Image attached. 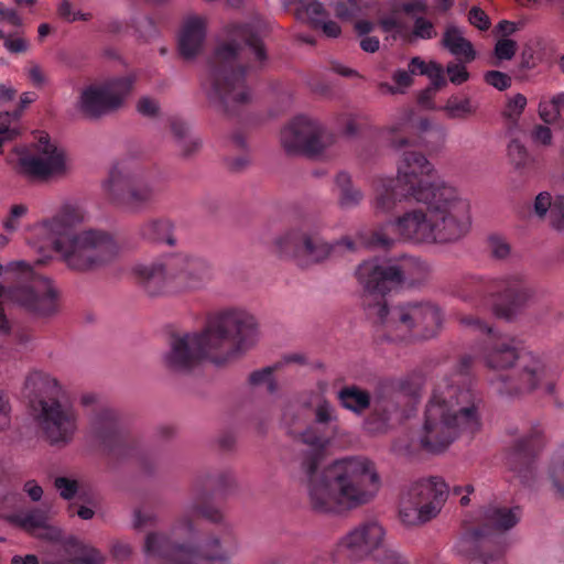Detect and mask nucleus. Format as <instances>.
<instances>
[{
    "label": "nucleus",
    "mask_w": 564,
    "mask_h": 564,
    "mask_svg": "<svg viewBox=\"0 0 564 564\" xmlns=\"http://www.w3.org/2000/svg\"><path fill=\"white\" fill-rule=\"evenodd\" d=\"M375 193L377 212L390 213L397 203L406 199L424 204L426 209H410L368 234H361V243L368 248L389 250L397 241L447 243L468 231V202L456 187L436 177L432 163L420 152L404 151L398 176L378 178Z\"/></svg>",
    "instance_id": "1"
},
{
    "label": "nucleus",
    "mask_w": 564,
    "mask_h": 564,
    "mask_svg": "<svg viewBox=\"0 0 564 564\" xmlns=\"http://www.w3.org/2000/svg\"><path fill=\"white\" fill-rule=\"evenodd\" d=\"M314 417L303 430L290 427V433L303 446L296 462L306 480L311 508L321 513H339L368 503L380 488L373 464L365 457H347L318 471L334 436L335 408L321 399L314 408Z\"/></svg>",
    "instance_id": "2"
},
{
    "label": "nucleus",
    "mask_w": 564,
    "mask_h": 564,
    "mask_svg": "<svg viewBox=\"0 0 564 564\" xmlns=\"http://www.w3.org/2000/svg\"><path fill=\"white\" fill-rule=\"evenodd\" d=\"M426 264L417 258H403L401 264L379 259L360 263L356 271L364 288L362 305L367 317L377 327V334L389 341L409 343L434 337L442 325L440 307L429 301L406 302L389 307L386 294L406 279H420Z\"/></svg>",
    "instance_id": "3"
},
{
    "label": "nucleus",
    "mask_w": 564,
    "mask_h": 564,
    "mask_svg": "<svg viewBox=\"0 0 564 564\" xmlns=\"http://www.w3.org/2000/svg\"><path fill=\"white\" fill-rule=\"evenodd\" d=\"M234 487L235 479L230 470L199 478L195 484L193 502L174 522L171 533L153 531L147 534L143 544L145 556L171 564H228L229 551L234 545L229 528L225 525L223 542L214 538L205 545H198L194 519L202 517L213 523H223V513L209 500L212 495H228Z\"/></svg>",
    "instance_id": "4"
},
{
    "label": "nucleus",
    "mask_w": 564,
    "mask_h": 564,
    "mask_svg": "<svg viewBox=\"0 0 564 564\" xmlns=\"http://www.w3.org/2000/svg\"><path fill=\"white\" fill-rule=\"evenodd\" d=\"M475 358L463 355L456 367L438 378L424 412L420 445L441 453L463 435L473 436L481 427L482 394L473 373Z\"/></svg>",
    "instance_id": "5"
},
{
    "label": "nucleus",
    "mask_w": 564,
    "mask_h": 564,
    "mask_svg": "<svg viewBox=\"0 0 564 564\" xmlns=\"http://www.w3.org/2000/svg\"><path fill=\"white\" fill-rule=\"evenodd\" d=\"M228 40L219 44L209 59L207 78L202 83L209 107L227 116H237L250 102L247 78L261 68L268 56L262 40L250 23H230Z\"/></svg>",
    "instance_id": "6"
},
{
    "label": "nucleus",
    "mask_w": 564,
    "mask_h": 564,
    "mask_svg": "<svg viewBox=\"0 0 564 564\" xmlns=\"http://www.w3.org/2000/svg\"><path fill=\"white\" fill-rule=\"evenodd\" d=\"M258 337L256 318L245 310L227 308L212 318L200 333L172 334L164 366L186 373L203 359L224 364L252 347Z\"/></svg>",
    "instance_id": "7"
},
{
    "label": "nucleus",
    "mask_w": 564,
    "mask_h": 564,
    "mask_svg": "<svg viewBox=\"0 0 564 564\" xmlns=\"http://www.w3.org/2000/svg\"><path fill=\"white\" fill-rule=\"evenodd\" d=\"M459 323L487 336L480 354L489 370L487 380L498 394L514 398L530 393L546 378L549 362L544 355L519 351L513 337L497 333L478 316L462 315Z\"/></svg>",
    "instance_id": "8"
},
{
    "label": "nucleus",
    "mask_w": 564,
    "mask_h": 564,
    "mask_svg": "<svg viewBox=\"0 0 564 564\" xmlns=\"http://www.w3.org/2000/svg\"><path fill=\"white\" fill-rule=\"evenodd\" d=\"M85 219L84 209L74 203L63 204L57 212L34 226L36 237L58 256L65 265L77 272L95 271L107 265L119 253V245L107 231L75 229Z\"/></svg>",
    "instance_id": "9"
},
{
    "label": "nucleus",
    "mask_w": 564,
    "mask_h": 564,
    "mask_svg": "<svg viewBox=\"0 0 564 564\" xmlns=\"http://www.w3.org/2000/svg\"><path fill=\"white\" fill-rule=\"evenodd\" d=\"M520 508L496 503L482 507L476 517L463 523L462 534L455 544L458 554L482 564H505L503 533L520 520Z\"/></svg>",
    "instance_id": "10"
},
{
    "label": "nucleus",
    "mask_w": 564,
    "mask_h": 564,
    "mask_svg": "<svg viewBox=\"0 0 564 564\" xmlns=\"http://www.w3.org/2000/svg\"><path fill=\"white\" fill-rule=\"evenodd\" d=\"M24 394L46 440L53 445L69 443L77 430L78 414L64 400L58 381L45 372L33 371L25 379Z\"/></svg>",
    "instance_id": "11"
},
{
    "label": "nucleus",
    "mask_w": 564,
    "mask_h": 564,
    "mask_svg": "<svg viewBox=\"0 0 564 564\" xmlns=\"http://www.w3.org/2000/svg\"><path fill=\"white\" fill-rule=\"evenodd\" d=\"M137 283L151 296L199 290L213 278L210 264L203 258L185 253L166 254L134 265Z\"/></svg>",
    "instance_id": "12"
},
{
    "label": "nucleus",
    "mask_w": 564,
    "mask_h": 564,
    "mask_svg": "<svg viewBox=\"0 0 564 564\" xmlns=\"http://www.w3.org/2000/svg\"><path fill=\"white\" fill-rule=\"evenodd\" d=\"M534 294L533 284L520 272L506 273L491 281L470 276L457 291L459 299L477 310L488 307L487 295H490L494 313L507 321L513 319L532 301Z\"/></svg>",
    "instance_id": "13"
},
{
    "label": "nucleus",
    "mask_w": 564,
    "mask_h": 564,
    "mask_svg": "<svg viewBox=\"0 0 564 564\" xmlns=\"http://www.w3.org/2000/svg\"><path fill=\"white\" fill-rule=\"evenodd\" d=\"M88 436L112 460H135L145 471L156 463V453L129 429L124 417L115 409H94L88 422Z\"/></svg>",
    "instance_id": "14"
},
{
    "label": "nucleus",
    "mask_w": 564,
    "mask_h": 564,
    "mask_svg": "<svg viewBox=\"0 0 564 564\" xmlns=\"http://www.w3.org/2000/svg\"><path fill=\"white\" fill-rule=\"evenodd\" d=\"M102 189L111 204L131 212L149 208L161 193L159 183L130 159H121L112 165Z\"/></svg>",
    "instance_id": "15"
},
{
    "label": "nucleus",
    "mask_w": 564,
    "mask_h": 564,
    "mask_svg": "<svg viewBox=\"0 0 564 564\" xmlns=\"http://www.w3.org/2000/svg\"><path fill=\"white\" fill-rule=\"evenodd\" d=\"M341 247L347 251H355L357 243L348 236L328 242L316 228L307 225L290 229L274 241V251L281 258L294 259L301 267L321 263Z\"/></svg>",
    "instance_id": "16"
},
{
    "label": "nucleus",
    "mask_w": 564,
    "mask_h": 564,
    "mask_svg": "<svg viewBox=\"0 0 564 564\" xmlns=\"http://www.w3.org/2000/svg\"><path fill=\"white\" fill-rule=\"evenodd\" d=\"M384 530L373 520L350 530L333 552L334 564H356L368 556L381 564H409L398 552L383 546Z\"/></svg>",
    "instance_id": "17"
},
{
    "label": "nucleus",
    "mask_w": 564,
    "mask_h": 564,
    "mask_svg": "<svg viewBox=\"0 0 564 564\" xmlns=\"http://www.w3.org/2000/svg\"><path fill=\"white\" fill-rule=\"evenodd\" d=\"M448 494V485L437 476L413 482L401 500V521L405 524L430 521L441 512Z\"/></svg>",
    "instance_id": "18"
},
{
    "label": "nucleus",
    "mask_w": 564,
    "mask_h": 564,
    "mask_svg": "<svg viewBox=\"0 0 564 564\" xmlns=\"http://www.w3.org/2000/svg\"><path fill=\"white\" fill-rule=\"evenodd\" d=\"M417 384L410 377L389 380L380 388V393L373 402V408L365 421V427L370 433H382L397 421L402 420L404 411L401 399L414 397Z\"/></svg>",
    "instance_id": "19"
},
{
    "label": "nucleus",
    "mask_w": 564,
    "mask_h": 564,
    "mask_svg": "<svg viewBox=\"0 0 564 564\" xmlns=\"http://www.w3.org/2000/svg\"><path fill=\"white\" fill-rule=\"evenodd\" d=\"M133 83V77L121 76L91 84L80 91L77 108L88 119H98L116 111L132 90Z\"/></svg>",
    "instance_id": "20"
},
{
    "label": "nucleus",
    "mask_w": 564,
    "mask_h": 564,
    "mask_svg": "<svg viewBox=\"0 0 564 564\" xmlns=\"http://www.w3.org/2000/svg\"><path fill=\"white\" fill-rule=\"evenodd\" d=\"M335 140L321 122L306 116L295 117L281 131V143L289 154L317 156Z\"/></svg>",
    "instance_id": "21"
},
{
    "label": "nucleus",
    "mask_w": 564,
    "mask_h": 564,
    "mask_svg": "<svg viewBox=\"0 0 564 564\" xmlns=\"http://www.w3.org/2000/svg\"><path fill=\"white\" fill-rule=\"evenodd\" d=\"M545 445L544 429L533 422L527 426L510 446L507 465L518 474L521 482L529 484L534 476L535 460Z\"/></svg>",
    "instance_id": "22"
},
{
    "label": "nucleus",
    "mask_w": 564,
    "mask_h": 564,
    "mask_svg": "<svg viewBox=\"0 0 564 564\" xmlns=\"http://www.w3.org/2000/svg\"><path fill=\"white\" fill-rule=\"evenodd\" d=\"M37 150L40 155L21 159V166L28 174L36 177H47L63 171L64 155L50 142L48 135L40 137Z\"/></svg>",
    "instance_id": "23"
},
{
    "label": "nucleus",
    "mask_w": 564,
    "mask_h": 564,
    "mask_svg": "<svg viewBox=\"0 0 564 564\" xmlns=\"http://www.w3.org/2000/svg\"><path fill=\"white\" fill-rule=\"evenodd\" d=\"M205 39V18L200 15H189L185 18L177 39L180 55L185 59L194 58L203 50Z\"/></svg>",
    "instance_id": "24"
},
{
    "label": "nucleus",
    "mask_w": 564,
    "mask_h": 564,
    "mask_svg": "<svg viewBox=\"0 0 564 564\" xmlns=\"http://www.w3.org/2000/svg\"><path fill=\"white\" fill-rule=\"evenodd\" d=\"M17 524L25 531L40 536L53 540L56 538V531L48 524L50 514L45 508H31L22 510L13 516Z\"/></svg>",
    "instance_id": "25"
},
{
    "label": "nucleus",
    "mask_w": 564,
    "mask_h": 564,
    "mask_svg": "<svg viewBox=\"0 0 564 564\" xmlns=\"http://www.w3.org/2000/svg\"><path fill=\"white\" fill-rule=\"evenodd\" d=\"M432 123L427 118H415L413 110L404 109L400 113L399 121L391 126L390 141L393 147L402 148L408 144V139L399 137V132H408L409 130H417L425 133L432 130Z\"/></svg>",
    "instance_id": "26"
},
{
    "label": "nucleus",
    "mask_w": 564,
    "mask_h": 564,
    "mask_svg": "<svg viewBox=\"0 0 564 564\" xmlns=\"http://www.w3.org/2000/svg\"><path fill=\"white\" fill-rule=\"evenodd\" d=\"M442 45L457 58H463L469 63L475 59L476 52L473 44L466 40L462 31L455 25H447L442 39Z\"/></svg>",
    "instance_id": "27"
},
{
    "label": "nucleus",
    "mask_w": 564,
    "mask_h": 564,
    "mask_svg": "<svg viewBox=\"0 0 564 564\" xmlns=\"http://www.w3.org/2000/svg\"><path fill=\"white\" fill-rule=\"evenodd\" d=\"M173 224L167 218H153L144 221L139 229L140 236L151 242H166L175 245L173 237Z\"/></svg>",
    "instance_id": "28"
},
{
    "label": "nucleus",
    "mask_w": 564,
    "mask_h": 564,
    "mask_svg": "<svg viewBox=\"0 0 564 564\" xmlns=\"http://www.w3.org/2000/svg\"><path fill=\"white\" fill-rule=\"evenodd\" d=\"M337 399L344 409L358 415L362 414L371 405L370 393L357 386L341 388L337 393Z\"/></svg>",
    "instance_id": "29"
},
{
    "label": "nucleus",
    "mask_w": 564,
    "mask_h": 564,
    "mask_svg": "<svg viewBox=\"0 0 564 564\" xmlns=\"http://www.w3.org/2000/svg\"><path fill=\"white\" fill-rule=\"evenodd\" d=\"M335 184L338 191V204L341 208H354L364 199L362 192L352 184L348 173L339 172L336 175Z\"/></svg>",
    "instance_id": "30"
},
{
    "label": "nucleus",
    "mask_w": 564,
    "mask_h": 564,
    "mask_svg": "<svg viewBox=\"0 0 564 564\" xmlns=\"http://www.w3.org/2000/svg\"><path fill=\"white\" fill-rule=\"evenodd\" d=\"M444 111L451 119H465L476 112V107L469 98H458L452 96L448 98Z\"/></svg>",
    "instance_id": "31"
},
{
    "label": "nucleus",
    "mask_w": 564,
    "mask_h": 564,
    "mask_svg": "<svg viewBox=\"0 0 564 564\" xmlns=\"http://www.w3.org/2000/svg\"><path fill=\"white\" fill-rule=\"evenodd\" d=\"M549 478L556 495L564 498V451L557 452L549 468Z\"/></svg>",
    "instance_id": "32"
},
{
    "label": "nucleus",
    "mask_w": 564,
    "mask_h": 564,
    "mask_svg": "<svg viewBox=\"0 0 564 564\" xmlns=\"http://www.w3.org/2000/svg\"><path fill=\"white\" fill-rule=\"evenodd\" d=\"M280 368V362L256 370L249 376V383L253 387L265 386L268 392L273 393L276 389L273 373Z\"/></svg>",
    "instance_id": "33"
},
{
    "label": "nucleus",
    "mask_w": 564,
    "mask_h": 564,
    "mask_svg": "<svg viewBox=\"0 0 564 564\" xmlns=\"http://www.w3.org/2000/svg\"><path fill=\"white\" fill-rule=\"evenodd\" d=\"M21 117V111L14 110L12 112H0V139L2 143L7 140H12L18 135V130L11 124L18 121Z\"/></svg>",
    "instance_id": "34"
},
{
    "label": "nucleus",
    "mask_w": 564,
    "mask_h": 564,
    "mask_svg": "<svg viewBox=\"0 0 564 564\" xmlns=\"http://www.w3.org/2000/svg\"><path fill=\"white\" fill-rule=\"evenodd\" d=\"M525 106V96L522 94H517L508 100L506 109L503 110V117L508 119L511 123L516 124L521 113L523 112Z\"/></svg>",
    "instance_id": "35"
},
{
    "label": "nucleus",
    "mask_w": 564,
    "mask_h": 564,
    "mask_svg": "<svg viewBox=\"0 0 564 564\" xmlns=\"http://www.w3.org/2000/svg\"><path fill=\"white\" fill-rule=\"evenodd\" d=\"M29 208L24 204L12 205L8 216L3 219L2 226L7 232H14L20 227L21 219L26 216Z\"/></svg>",
    "instance_id": "36"
},
{
    "label": "nucleus",
    "mask_w": 564,
    "mask_h": 564,
    "mask_svg": "<svg viewBox=\"0 0 564 564\" xmlns=\"http://www.w3.org/2000/svg\"><path fill=\"white\" fill-rule=\"evenodd\" d=\"M431 80V86L425 89V93L438 91L446 86L447 80L444 75V69L441 64L431 61L427 73H425Z\"/></svg>",
    "instance_id": "37"
},
{
    "label": "nucleus",
    "mask_w": 564,
    "mask_h": 564,
    "mask_svg": "<svg viewBox=\"0 0 564 564\" xmlns=\"http://www.w3.org/2000/svg\"><path fill=\"white\" fill-rule=\"evenodd\" d=\"M508 155L516 167H523L529 162L528 150L518 139L509 142Z\"/></svg>",
    "instance_id": "38"
},
{
    "label": "nucleus",
    "mask_w": 564,
    "mask_h": 564,
    "mask_svg": "<svg viewBox=\"0 0 564 564\" xmlns=\"http://www.w3.org/2000/svg\"><path fill=\"white\" fill-rule=\"evenodd\" d=\"M412 35L415 39L431 40L437 35V32L435 30L433 22L423 17H417L414 20Z\"/></svg>",
    "instance_id": "39"
},
{
    "label": "nucleus",
    "mask_w": 564,
    "mask_h": 564,
    "mask_svg": "<svg viewBox=\"0 0 564 564\" xmlns=\"http://www.w3.org/2000/svg\"><path fill=\"white\" fill-rule=\"evenodd\" d=\"M488 248L491 254L497 259H505L510 254V245L506 238L499 235H491L488 238Z\"/></svg>",
    "instance_id": "40"
},
{
    "label": "nucleus",
    "mask_w": 564,
    "mask_h": 564,
    "mask_svg": "<svg viewBox=\"0 0 564 564\" xmlns=\"http://www.w3.org/2000/svg\"><path fill=\"white\" fill-rule=\"evenodd\" d=\"M392 80L398 86L397 88L388 84L383 85V87H387L388 90L392 94L403 93L404 89L409 88L413 84V78L411 74L408 70L401 68L397 69L392 74Z\"/></svg>",
    "instance_id": "41"
},
{
    "label": "nucleus",
    "mask_w": 564,
    "mask_h": 564,
    "mask_svg": "<svg viewBox=\"0 0 564 564\" xmlns=\"http://www.w3.org/2000/svg\"><path fill=\"white\" fill-rule=\"evenodd\" d=\"M484 78L488 85L495 87L500 91L508 89L511 86L512 82L511 77L508 74L502 73L500 70H488L486 72Z\"/></svg>",
    "instance_id": "42"
},
{
    "label": "nucleus",
    "mask_w": 564,
    "mask_h": 564,
    "mask_svg": "<svg viewBox=\"0 0 564 564\" xmlns=\"http://www.w3.org/2000/svg\"><path fill=\"white\" fill-rule=\"evenodd\" d=\"M305 13L313 28H317L328 17L324 6L318 1L308 2L305 7Z\"/></svg>",
    "instance_id": "43"
},
{
    "label": "nucleus",
    "mask_w": 564,
    "mask_h": 564,
    "mask_svg": "<svg viewBox=\"0 0 564 564\" xmlns=\"http://www.w3.org/2000/svg\"><path fill=\"white\" fill-rule=\"evenodd\" d=\"M550 224L557 230L564 229V196H556L550 212Z\"/></svg>",
    "instance_id": "44"
},
{
    "label": "nucleus",
    "mask_w": 564,
    "mask_h": 564,
    "mask_svg": "<svg viewBox=\"0 0 564 564\" xmlns=\"http://www.w3.org/2000/svg\"><path fill=\"white\" fill-rule=\"evenodd\" d=\"M517 52V43L510 39H500L495 46V55L499 59L509 61Z\"/></svg>",
    "instance_id": "45"
},
{
    "label": "nucleus",
    "mask_w": 564,
    "mask_h": 564,
    "mask_svg": "<svg viewBox=\"0 0 564 564\" xmlns=\"http://www.w3.org/2000/svg\"><path fill=\"white\" fill-rule=\"evenodd\" d=\"M468 21L480 31H487L490 28V19L479 7H473L468 12Z\"/></svg>",
    "instance_id": "46"
},
{
    "label": "nucleus",
    "mask_w": 564,
    "mask_h": 564,
    "mask_svg": "<svg viewBox=\"0 0 564 564\" xmlns=\"http://www.w3.org/2000/svg\"><path fill=\"white\" fill-rule=\"evenodd\" d=\"M54 485L64 499H72L78 489V482L67 477H57Z\"/></svg>",
    "instance_id": "47"
},
{
    "label": "nucleus",
    "mask_w": 564,
    "mask_h": 564,
    "mask_svg": "<svg viewBox=\"0 0 564 564\" xmlns=\"http://www.w3.org/2000/svg\"><path fill=\"white\" fill-rule=\"evenodd\" d=\"M446 72L448 74L451 83L455 85H460L468 80L469 73L466 67L462 64L451 62L446 66Z\"/></svg>",
    "instance_id": "48"
},
{
    "label": "nucleus",
    "mask_w": 564,
    "mask_h": 564,
    "mask_svg": "<svg viewBox=\"0 0 564 564\" xmlns=\"http://www.w3.org/2000/svg\"><path fill=\"white\" fill-rule=\"evenodd\" d=\"M178 148L181 150V155L185 159H188L196 154L202 148V139L198 137H191L178 142Z\"/></svg>",
    "instance_id": "49"
},
{
    "label": "nucleus",
    "mask_w": 564,
    "mask_h": 564,
    "mask_svg": "<svg viewBox=\"0 0 564 564\" xmlns=\"http://www.w3.org/2000/svg\"><path fill=\"white\" fill-rule=\"evenodd\" d=\"M553 198L547 192L540 193L534 200V212L539 217H544L553 207Z\"/></svg>",
    "instance_id": "50"
},
{
    "label": "nucleus",
    "mask_w": 564,
    "mask_h": 564,
    "mask_svg": "<svg viewBox=\"0 0 564 564\" xmlns=\"http://www.w3.org/2000/svg\"><path fill=\"white\" fill-rule=\"evenodd\" d=\"M57 12L61 18H63L64 20L69 21V22L76 21V20L87 21L90 18V14H85V13H79V12L74 13L72 11V4L67 0L61 1Z\"/></svg>",
    "instance_id": "51"
},
{
    "label": "nucleus",
    "mask_w": 564,
    "mask_h": 564,
    "mask_svg": "<svg viewBox=\"0 0 564 564\" xmlns=\"http://www.w3.org/2000/svg\"><path fill=\"white\" fill-rule=\"evenodd\" d=\"M138 111L145 117H154L159 113V102L150 97H141L137 104Z\"/></svg>",
    "instance_id": "52"
},
{
    "label": "nucleus",
    "mask_w": 564,
    "mask_h": 564,
    "mask_svg": "<svg viewBox=\"0 0 564 564\" xmlns=\"http://www.w3.org/2000/svg\"><path fill=\"white\" fill-rule=\"evenodd\" d=\"M158 522V517L153 511L138 509L134 511L133 525L135 529H141L145 525H154Z\"/></svg>",
    "instance_id": "53"
},
{
    "label": "nucleus",
    "mask_w": 564,
    "mask_h": 564,
    "mask_svg": "<svg viewBox=\"0 0 564 564\" xmlns=\"http://www.w3.org/2000/svg\"><path fill=\"white\" fill-rule=\"evenodd\" d=\"M539 116L545 123H554L560 119L558 111L552 109V104L546 100H541L539 104Z\"/></svg>",
    "instance_id": "54"
},
{
    "label": "nucleus",
    "mask_w": 564,
    "mask_h": 564,
    "mask_svg": "<svg viewBox=\"0 0 564 564\" xmlns=\"http://www.w3.org/2000/svg\"><path fill=\"white\" fill-rule=\"evenodd\" d=\"M531 138L536 143L549 145L552 142V131L546 126L538 124L532 129Z\"/></svg>",
    "instance_id": "55"
},
{
    "label": "nucleus",
    "mask_w": 564,
    "mask_h": 564,
    "mask_svg": "<svg viewBox=\"0 0 564 564\" xmlns=\"http://www.w3.org/2000/svg\"><path fill=\"white\" fill-rule=\"evenodd\" d=\"M11 406L8 395L0 389V430H4L10 424Z\"/></svg>",
    "instance_id": "56"
},
{
    "label": "nucleus",
    "mask_w": 564,
    "mask_h": 564,
    "mask_svg": "<svg viewBox=\"0 0 564 564\" xmlns=\"http://www.w3.org/2000/svg\"><path fill=\"white\" fill-rule=\"evenodd\" d=\"M379 25H380L381 30L386 33L393 32V31L400 33L403 28L401 21L394 15H388V17L381 18L379 20Z\"/></svg>",
    "instance_id": "57"
},
{
    "label": "nucleus",
    "mask_w": 564,
    "mask_h": 564,
    "mask_svg": "<svg viewBox=\"0 0 564 564\" xmlns=\"http://www.w3.org/2000/svg\"><path fill=\"white\" fill-rule=\"evenodd\" d=\"M170 128L173 135L178 140V142L186 139L188 132V124L185 121L178 118H172L170 120Z\"/></svg>",
    "instance_id": "58"
},
{
    "label": "nucleus",
    "mask_w": 564,
    "mask_h": 564,
    "mask_svg": "<svg viewBox=\"0 0 564 564\" xmlns=\"http://www.w3.org/2000/svg\"><path fill=\"white\" fill-rule=\"evenodd\" d=\"M129 29V24L124 23L118 19H110L106 22H102L100 30L111 34H120Z\"/></svg>",
    "instance_id": "59"
},
{
    "label": "nucleus",
    "mask_w": 564,
    "mask_h": 564,
    "mask_svg": "<svg viewBox=\"0 0 564 564\" xmlns=\"http://www.w3.org/2000/svg\"><path fill=\"white\" fill-rule=\"evenodd\" d=\"M430 67V62L425 63L420 56H414L410 59L408 65V72L413 77L414 75H425Z\"/></svg>",
    "instance_id": "60"
},
{
    "label": "nucleus",
    "mask_w": 564,
    "mask_h": 564,
    "mask_svg": "<svg viewBox=\"0 0 564 564\" xmlns=\"http://www.w3.org/2000/svg\"><path fill=\"white\" fill-rule=\"evenodd\" d=\"M102 563H104V557L95 549L89 550L83 556L76 557L73 562V564H102Z\"/></svg>",
    "instance_id": "61"
},
{
    "label": "nucleus",
    "mask_w": 564,
    "mask_h": 564,
    "mask_svg": "<svg viewBox=\"0 0 564 564\" xmlns=\"http://www.w3.org/2000/svg\"><path fill=\"white\" fill-rule=\"evenodd\" d=\"M335 12L338 18L349 20L356 17L360 11L348 2H338L335 7Z\"/></svg>",
    "instance_id": "62"
},
{
    "label": "nucleus",
    "mask_w": 564,
    "mask_h": 564,
    "mask_svg": "<svg viewBox=\"0 0 564 564\" xmlns=\"http://www.w3.org/2000/svg\"><path fill=\"white\" fill-rule=\"evenodd\" d=\"M111 553L116 560L124 561L131 555L132 547L128 543L117 542L112 545Z\"/></svg>",
    "instance_id": "63"
},
{
    "label": "nucleus",
    "mask_w": 564,
    "mask_h": 564,
    "mask_svg": "<svg viewBox=\"0 0 564 564\" xmlns=\"http://www.w3.org/2000/svg\"><path fill=\"white\" fill-rule=\"evenodd\" d=\"M358 116H348L344 119V133L348 137L356 135L360 130V122Z\"/></svg>",
    "instance_id": "64"
}]
</instances>
